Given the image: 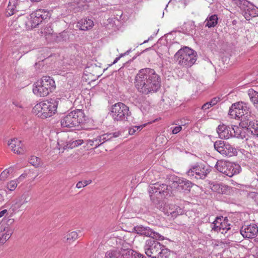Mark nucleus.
<instances>
[{
    "label": "nucleus",
    "mask_w": 258,
    "mask_h": 258,
    "mask_svg": "<svg viewBox=\"0 0 258 258\" xmlns=\"http://www.w3.org/2000/svg\"><path fill=\"white\" fill-rule=\"evenodd\" d=\"M219 101V98H214L212 99L210 102H208V104L210 106V107H212L213 106L216 105L218 101Z\"/></svg>",
    "instance_id": "46"
},
{
    "label": "nucleus",
    "mask_w": 258,
    "mask_h": 258,
    "mask_svg": "<svg viewBox=\"0 0 258 258\" xmlns=\"http://www.w3.org/2000/svg\"><path fill=\"white\" fill-rule=\"evenodd\" d=\"M19 182L18 179L12 180L7 184V188L8 190L11 191H14L17 188Z\"/></svg>",
    "instance_id": "34"
},
{
    "label": "nucleus",
    "mask_w": 258,
    "mask_h": 258,
    "mask_svg": "<svg viewBox=\"0 0 258 258\" xmlns=\"http://www.w3.org/2000/svg\"><path fill=\"white\" fill-rule=\"evenodd\" d=\"M248 92L251 101L258 109V92L252 89H249Z\"/></svg>",
    "instance_id": "27"
},
{
    "label": "nucleus",
    "mask_w": 258,
    "mask_h": 258,
    "mask_svg": "<svg viewBox=\"0 0 258 258\" xmlns=\"http://www.w3.org/2000/svg\"><path fill=\"white\" fill-rule=\"evenodd\" d=\"M181 130L182 127L180 125L176 126L172 130V133L173 134H176L180 132Z\"/></svg>",
    "instance_id": "47"
},
{
    "label": "nucleus",
    "mask_w": 258,
    "mask_h": 258,
    "mask_svg": "<svg viewBox=\"0 0 258 258\" xmlns=\"http://www.w3.org/2000/svg\"><path fill=\"white\" fill-rule=\"evenodd\" d=\"M250 114L249 108L243 102L233 104L229 111V115L233 118L243 117L244 119H248L250 116Z\"/></svg>",
    "instance_id": "8"
},
{
    "label": "nucleus",
    "mask_w": 258,
    "mask_h": 258,
    "mask_svg": "<svg viewBox=\"0 0 258 258\" xmlns=\"http://www.w3.org/2000/svg\"><path fill=\"white\" fill-rule=\"evenodd\" d=\"M145 126H146V124H144L143 125H139V126H134L132 127H131L130 128H129V130H128V134L130 135H134L136 133V132L137 131H140Z\"/></svg>",
    "instance_id": "38"
},
{
    "label": "nucleus",
    "mask_w": 258,
    "mask_h": 258,
    "mask_svg": "<svg viewBox=\"0 0 258 258\" xmlns=\"http://www.w3.org/2000/svg\"><path fill=\"white\" fill-rule=\"evenodd\" d=\"M219 101V98H214L212 99L210 102H208V104L210 106V107H212L213 106L216 105L218 101Z\"/></svg>",
    "instance_id": "45"
},
{
    "label": "nucleus",
    "mask_w": 258,
    "mask_h": 258,
    "mask_svg": "<svg viewBox=\"0 0 258 258\" xmlns=\"http://www.w3.org/2000/svg\"><path fill=\"white\" fill-rule=\"evenodd\" d=\"M85 114L81 109L72 111L62 117L60 120L61 126L63 127L78 126L85 121Z\"/></svg>",
    "instance_id": "5"
},
{
    "label": "nucleus",
    "mask_w": 258,
    "mask_h": 258,
    "mask_svg": "<svg viewBox=\"0 0 258 258\" xmlns=\"http://www.w3.org/2000/svg\"><path fill=\"white\" fill-rule=\"evenodd\" d=\"M58 145L59 146H60V147L58 148V149L60 150L61 148V145L60 144L59 142H58Z\"/></svg>",
    "instance_id": "54"
},
{
    "label": "nucleus",
    "mask_w": 258,
    "mask_h": 258,
    "mask_svg": "<svg viewBox=\"0 0 258 258\" xmlns=\"http://www.w3.org/2000/svg\"><path fill=\"white\" fill-rule=\"evenodd\" d=\"M30 15L29 16H23L20 18L21 23L25 25L27 29H32L33 27Z\"/></svg>",
    "instance_id": "29"
},
{
    "label": "nucleus",
    "mask_w": 258,
    "mask_h": 258,
    "mask_svg": "<svg viewBox=\"0 0 258 258\" xmlns=\"http://www.w3.org/2000/svg\"><path fill=\"white\" fill-rule=\"evenodd\" d=\"M216 168L219 172L229 177L239 174L241 170L239 164L224 160H218L216 164Z\"/></svg>",
    "instance_id": "6"
},
{
    "label": "nucleus",
    "mask_w": 258,
    "mask_h": 258,
    "mask_svg": "<svg viewBox=\"0 0 258 258\" xmlns=\"http://www.w3.org/2000/svg\"><path fill=\"white\" fill-rule=\"evenodd\" d=\"M210 106L208 104V102L205 103L202 106V109L205 111L209 108H210Z\"/></svg>",
    "instance_id": "49"
},
{
    "label": "nucleus",
    "mask_w": 258,
    "mask_h": 258,
    "mask_svg": "<svg viewBox=\"0 0 258 258\" xmlns=\"http://www.w3.org/2000/svg\"><path fill=\"white\" fill-rule=\"evenodd\" d=\"M248 12L249 13V15L252 17H254L255 16H258V9L257 8L252 9L250 11L248 10Z\"/></svg>",
    "instance_id": "44"
},
{
    "label": "nucleus",
    "mask_w": 258,
    "mask_h": 258,
    "mask_svg": "<svg viewBox=\"0 0 258 258\" xmlns=\"http://www.w3.org/2000/svg\"><path fill=\"white\" fill-rule=\"evenodd\" d=\"M218 18L216 15H213L207 18L206 26L209 28L215 27L218 23Z\"/></svg>",
    "instance_id": "28"
},
{
    "label": "nucleus",
    "mask_w": 258,
    "mask_h": 258,
    "mask_svg": "<svg viewBox=\"0 0 258 258\" xmlns=\"http://www.w3.org/2000/svg\"><path fill=\"white\" fill-rule=\"evenodd\" d=\"M86 144L89 147L94 146V148H96L101 145V143H100V140H99L98 137L91 140H87L86 141Z\"/></svg>",
    "instance_id": "33"
},
{
    "label": "nucleus",
    "mask_w": 258,
    "mask_h": 258,
    "mask_svg": "<svg viewBox=\"0 0 258 258\" xmlns=\"http://www.w3.org/2000/svg\"><path fill=\"white\" fill-rule=\"evenodd\" d=\"M13 233L12 230L9 228H5L3 231L0 232V243L4 244L11 236Z\"/></svg>",
    "instance_id": "25"
},
{
    "label": "nucleus",
    "mask_w": 258,
    "mask_h": 258,
    "mask_svg": "<svg viewBox=\"0 0 258 258\" xmlns=\"http://www.w3.org/2000/svg\"><path fill=\"white\" fill-rule=\"evenodd\" d=\"M84 143L83 140H77L68 142L64 146L62 147V151L63 153L64 150L72 149L79 146L82 145Z\"/></svg>",
    "instance_id": "23"
},
{
    "label": "nucleus",
    "mask_w": 258,
    "mask_h": 258,
    "mask_svg": "<svg viewBox=\"0 0 258 258\" xmlns=\"http://www.w3.org/2000/svg\"><path fill=\"white\" fill-rule=\"evenodd\" d=\"M2 244H3L2 243H0V245H1Z\"/></svg>",
    "instance_id": "55"
},
{
    "label": "nucleus",
    "mask_w": 258,
    "mask_h": 258,
    "mask_svg": "<svg viewBox=\"0 0 258 258\" xmlns=\"http://www.w3.org/2000/svg\"><path fill=\"white\" fill-rule=\"evenodd\" d=\"M129 107L121 102L115 103L112 106L111 115L115 121H123L131 115Z\"/></svg>",
    "instance_id": "7"
},
{
    "label": "nucleus",
    "mask_w": 258,
    "mask_h": 258,
    "mask_svg": "<svg viewBox=\"0 0 258 258\" xmlns=\"http://www.w3.org/2000/svg\"><path fill=\"white\" fill-rule=\"evenodd\" d=\"M162 188H164V189H167V186L166 184H162Z\"/></svg>",
    "instance_id": "51"
},
{
    "label": "nucleus",
    "mask_w": 258,
    "mask_h": 258,
    "mask_svg": "<svg viewBox=\"0 0 258 258\" xmlns=\"http://www.w3.org/2000/svg\"><path fill=\"white\" fill-rule=\"evenodd\" d=\"M15 4V0H10L9 4L8 6L7 15L8 16H12L14 14V7Z\"/></svg>",
    "instance_id": "37"
},
{
    "label": "nucleus",
    "mask_w": 258,
    "mask_h": 258,
    "mask_svg": "<svg viewBox=\"0 0 258 258\" xmlns=\"http://www.w3.org/2000/svg\"><path fill=\"white\" fill-rule=\"evenodd\" d=\"M170 255V251L162 245V248L160 249L159 254L156 258H169Z\"/></svg>",
    "instance_id": "32"
},
{
    "label": "nucleus",
    "mask_w": 258,
    "mask_h": 258,
    "mask_svg": "<svg viewBox=\"0 0 258 258\" xmlns=\"http://www.w3.org/2000/svg\"><path fill=\"white\" fill-rule=\"evenodd\" d=\"M30 201V196L28 193H24L20 197L19 201L16 202L14 204L12 205V207L15 208H19L23 205L26 204Z\"/></svg>",
    "instance_id": "24"
},
{
    "label": "nucleus",
    "mask_w": 258,
    "mask_h": 258,
    "mask_svg": "<svg viewBox=\"0 0 258 258\" xmlns=\"http://www.w3.org/2000/svg\"><path fill=\"white\" fill-rule=\"evenodd\" d=\"M29 162L35 167H38L40 164V159L38 157L33 156L29 159Z\"/></svg>",
    "instance_id": "41"
},
{
    "label": "nucleus",
    "mask_w": 258,
    "mask_h": 258,
    "mask_svg": "<svg viewBox=\"0 0 258 258\" xmlns=\"http://www.w3.org/2000/svg\"><path fill=\"white\" fill-rule=\"evenodd\" d=\"M240 233L243 237L253 238L258 234V227L255 224L243 226L240 230Z\"/></svg>",
    "instance_id": "15"
},
{
    "label": "nucleus",
    "mask_w": 258,
    "mask_h": 258,
    "mask_svg": "<svg viewBox=\"0 0 258 258\" xmlns=\"http://www.w3.org/2000/svg\"><path fill=\"white\" fill-rule=\"evenodd\" d=\"M119 58L120 57H116L113 63H115L119 59Z\"/></svg>",
    "instance_id": "52"
},
{
    "label": "nucleus",
    "mask_w": 258,
    "mask_h": 258,
    "mask_svg": "<svg viewBox=\"0 0 258 258\" xmlns=\"http://www.w3.org/2000/svg\"><path fill=\"white\" fill-rule=\"evenodd\" d=\"M79 238V234L77 231L69 232L64 237V241L69 243H72Z\"/></svg>",
    "instance_id": "26"
},
{
    "label": "nucleus",
    "mask_w": 258,
    "mask_h": 258,
    "mask_svg": "<svg viewBox=\"0 0 258 258\" xmlns=\"http://www.w3.org/2000/svg\"><path fill=\"white\" fill-rule=\"evenodd\" d=\"M14 169L12 167H9L4 170L0 175V180H6L8 178L12 175Z\"/></svg>",
    "instance_id": "31"
},
{
    "label": "nucleus",
    "mask_w": 258,
    "mask_h": 258,
    "mask_svg": "<svg viewBox=\"0 0 258 258\" xmlns=\"http://www.w3.org/2000/svg\"><path fill=\"white\" fill-rule=\"evenodd\" d=\"M92 182L91 180H84V181H79L76 184V187L77 188H81L84 187L87 185L90 184Z\"/></svg>",
    "instance_id": "42"
},
{
    "label": "nucleus",
    "mask_w": 258,
    "mask_h": 258,
    "mask_svg": "<svg viewBox=\"0 0 258 258\" xmlns=\"http://www.w3.org/2000/svg\"><path fill=\"white\" fill-rule=\"evenodd\" d=\"M217 133L221 139H228L233 137L232 127L226 126L225 124H220L217 128Z\"/></svg>",
    "instance_id": "19"
},
{
    "label": "nucleus",
    "mask_w": 258,
    "mask_h": 258,
    "mask_svg": "<svg viewBox=\"0 0 258 258\" xmlns=\"http://www.w3.org/2000/svg\"><path fill=\"white\" fill-rule=\"evenodd\" d=\"M158 186H159V184H155V186H154V188L155 189H156V190L155 191V193H159V194H161V192H164V190H162V191H161V190H159V188H158Z\"/></svg>",
    "instance_id": "50"
},
{
    "label": "nucleus",
    "mask_w": 258,
    "mask_h": 258,
    "mask_svg": "<svg viewBox=\"0 0 258 258\" xmlns=\"http://www.w3.org/2000/svg\"><path fill=\"white\" fill-rule=\"evenodd\" d=\"M8 214V211L7 209H4L0 211V218L4 216H6Z\"/></svg>",
    "instance_id": "48"
},
{
    "label": "nucleus",
    "mask_w": 258,
    "mask_h": 258,
    "mask_svg": "<svg viewBox=\"0 0 258 258\" xmlns=\"http://www.w3.org/2000/svg\"><path fill=\"white\" fill-rule=\"evenodd\" d=\"M211 167L207 164L204 163H198L191 167L186 174L189 176L195 175L197 179H204L210 172Z\"/></svg>",
    "instance_id": "9"
},
{
    "label": "nucleus",
    "mask_w": 258,
    "mask_h": 258,
    "mask_svg": "<svg viewBox=\"0 0 258 258\" xmlns=\"http://www.w3.org/2000/svg\"><path fill=\"white\" fill-rule=\"evenodd\" d=\"M8 146L12 151L18 154H22L25 152L24 145L22 141L17 138H14L8 141Z\"/></svg>",
    "instance_id": "17"
},
{
    "label": "nucleus",
    "mask_w": 258,
    "mask_h": 258,
    "mask_svg": "<svg viewBox=\"0 0 258 258\" xmlns=\"http://www.w3.org/2000/svg\"><path fill=\"white\" fill-rule=\"evenodd\" d=\"M94 26L93 21L91 19L84 18L78 21L77 27L83 31L91 30Z\"/></svg>",
    "instance_id": "21"
},
{
    "label": "nucleus",
    "mask_w": 258,
    "mask_h": 258,
    "mask_svg": "<svg viewBox=\"0 0 258 258\" xmlns=\"http://www.w3.org/2000/svg\"><path fill=\"white\" fill-rule=\"evenodd\" d=\"M150 243L151 245L145 247V253L150 257L156 258L159 254L160 249L162 248V245L156 241H153L152 242L151 241Z\"/></svg>",
    "instance_id": "16"
},
{
    "label": "nucleus",
    "mask_w": 258,
    "mask_h": 258,
    "mask_svg": "<svg viewBox=\"0 0 258 258\" xmlns=\"http://www.w3.org/2000/svg\"><path fill=\"white\" fill-rule=\"evenodd\" d=\"M211 189L213 191L216 192L220 194H229L231 192V188L225 184L219 183H212L211 185Z\"/></svg>",
    "instance_id": "20"
},
{
    "label": "nucleus",
    "mask_w": 258,
    "mask_h": 258,
    "mask_svg": "<svg viewBox=\"0 0 258 258\" xmlns=\"http://www.w3.org/2000/svg\"><path fill=\"white\" fill-rule=\"evenodd\" d=\"M247 126L250 130L251 133L258 137V121L252 120L249 121Z\"/></svg>",
    "instance_id": "30"
},
{
    "label": "nucleus",
    "mask_w": 258,
    "mask_h": 258,
    "mask_svg": "<svg viewBox=\"0 0 258 258\" xmlns=\"http://www.w3.org/2000/svg\"><path fill=\"white\" fill-rule=\"evenodd\" d=\"M212 230L225 234L230 229L228 220L223 217H217L211 225Z\"/></svg>",
    "instance_id": "12"
},
{
    "label": "nucleus",
    "mask_w": 258,
    "mask_h": 258,
    "mask_svg": "<svg viewBox=\"0 0 258 258\" xmlns=\"http://www.w3.org/2000/svg\"><path fill=\"white\" fill-rule=\"evenodd\" d=\"M161 78L152 69L141 70L136 76L135 86L142 94L148 95L157 92L161 87Z\"/></svg>",
    "instance_id": "1"
},
{
    "label": "nucleus",
    "mask_w": 258,
    "mask_h": 258,
    "mask_svg": "<svg viewBox=\"0 0 258 258\" xmlns=\"http://www.w3.org/2000/svg\"><path fill=\"white\" fill-rule=\"evenodd\" d=\"M45 13L46 12L43 10L40 9L32 13V14L34 15V17H37L41 22L43 19H45Z\"/></svg>",
    "instance_id": "36"
},
{
    "label": "nucleus",
    "mask_w": 258,
    "mask_h": 258,
    "mask_svg": "<svg viewBox=\"0 0 258 258\" xmlns=\"http://www.w3.org/2000/svg\"><path fill=\"white\" fill-rule=\"evenodd\" d=\"M174 57L179 66L184 68H189L196 61L197 53L189 47L185 46L178 50Z\"/></svg>",
    "instance_id": "4"
},
{
    "label": "nucleus",
    "mask_w": 258,
    "mask_h": 258,
    "mask_svg": "<svg viewBox=\"0 0 258 258\" xmlns=\"http://www.w3.org/2000/svg\"><path fill=\"white\" fill-rule=\"evenodd\" d=\"M175 210L170 212V215L172 217L175 218L178 215H182L183 214V210L179 207L175 206H174Z\"/></svg>",
    "instance_id": "39"
},
{
    "label": "nucleus",
    "mask_w": 258,
    "mask_h": 258,
    "mask_svg": "<svg viewBox=\"0 0 258 258\" xmlns=\"http://www.w3.org/2000/svg\"><path fill=\"white\" fill-rule=\"evenodd\" d=\"M254 197H255V200L257 201L258 200V193H257L255 195Z\"/></svg>",
    "instance_id": "53"
},
{
    "label": "nucleus",
    "mask_w": 258,
    "mask_h": 258,
    "mask_svg": "<svg viewBox=\"0 0 258 258\" xmlns=\"http://www.w3.org/2000/svg\"><path fill=\"white\" fill-rule=\"evenodd\" d=\"M113 137H114V136L111 134H106L98 136V138L99 139V140H100V143H101V144L105 142L106 141L110 140Z\"/></svg>",
    "instance_id": "40"
},
{
    "label": "nucleus",
    "mask_w": 258,
    "mask_h": 258,
    "mask_svg": "<svg viewBox=\"0 0 258 258\" xmlns=\"http://www.w3.org/2000/svg\"><path fill=\"white\" fill-rule=\"evenodd\" d=\"M58 102L51 99L42 101L33 108V112L42 118H46L54 115L57 112Z\"/></svg>",
    "instance_id": "3"
},
{
    "label": "nucleus",
    "mask_w": 258,
    "mask_h": 258,
    "mask_svg": "<svg viewBox=\"0 0 258 258\" xmlns=\"http://www.w3.org/2000/svg\"><path fill=\"white\" fill-rule=\"evenodd\" d=\"M248 123L242 121L239 126L234 125L232 128L233 136L237 138L244 139L247 136L248 128L247 127Z\"/></svg>",
    "instance_id": "14"
},
{
    "label": "nucleus",
    "mask_w": 258,
    "mask_h": 258,
    "mask_svg": "<svg viewBox=\"0 0 258 258\" xmlns=\"http://www.w3.org/2000/svg\"><path fill=\"white\" fill-rule=\"evenodd\" d=\"M56 89L54 79L49 76H43L32 85V92L37 97H45Z\"/></svg>",
    "instance_id": "2"
},
{
    "label": "nucleus",
    "mask_w": 258,
    "mask_h": 258,
    "mask_svg": "<svg viewBox=\"0 0 258 258\" xmlns=\"http://www.w3.org/2000/svg\"><path fill=\"white\" fill-rule=\"evenodd\" d=\"M192 183L191 181L183 178H177L173 182V185L179 190L190 191Z\"/></svg>",
    "instance_id": "18"
},
{
    "label": "nucleus",
    "mask_w": 258,
    "mask_h": 258,
    "mask_svg": "<svg viewBox=\"0 0 258 258\" xmlns=\"http://www.w3.org/2000/svg\"><path fill=\"white\" fill-rule=\"evenodd\" d=\"M30 19H32V23L34 28L36 27L41 23L40 20H39V19L37 17H34V15L32 13L30 15Z\"/></svg>",
    "instance_id": "43"
},
{
    "label": "nucleus",
    "mask_w": 258,
    "mask_h": 258,
    "mask_svg": "<svg viewBox=\"0 0 258 258\" xmlns=\"http://www.w3.org/2000/svg\"><path fill=\"white\" fill-rule=\"evenodd\" d=\"M215 149L224 156H233L237 154V150L229 143L223 141L219 140L215 142Z\"/></svg>",
    "instance_id": "10"
},
{
    "label": "nucleus",
    "mask_w": 258,
    "mask_h": 258,
    "mask_svg": "<svg viewBox=\"0 0 258 258\" xmlns=\"http://www.w3.org/2000/svg\"><path fill=\"white\" fill-rule=\"evenodd\" d=\"M101 75L100 69L97 66H91L86 68L82 77L84 82L90 84L96 81Z\"/></svg>",
    "instance_id": "11"
},
{
    "label": "nucleus",
    "mask_w": 258,
    "mask_h": 258,
    "mask_svg": "<svg viewBox=\"0 0 258 258\" xmlns=\"http://www.w3.org/2000/svg\"><path fill=\"white\" fill-rule=\"evenodd\" d=\"M120 252L117 250H113L107 251L104 258H119Z\"/></svg>",
    "instance_id": "35"
},
{
    "label": "nucleus",
    "mask_w": 258,
    "mask_h": 258,
    "mask_svg": "<svg viewBox=\"0 0 258 258\" xmlns=\"http://www.w3.org/2000/svg\"><path fill=\"white\" fill-rule=\"evenodd\" d=\"M120 252L122 258H143V256L132 249H123Z\"/></svg>",
    "instance_id": "22"
},
{
    "label": "nucleus",
    "mask_w": 258,
    "mask_h": 258,
    "mask_svg": "<svg viewBox=\"0 0 258 258\" xmlns=\"http://www.w3.org/2000/svg\"><path fill=\"white\" fill-rule=\"evenodd\" d=\"M135 230L139 234L145 235L156 240L163 239L162 236L160 234L153 231L149 227L138 226L135 227Z\"/></svg>",
    "instance_id": "13"
}]
</instances>
